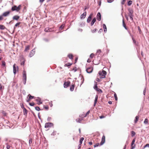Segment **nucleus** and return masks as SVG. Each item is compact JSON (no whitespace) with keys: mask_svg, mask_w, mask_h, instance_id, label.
<instances>
[{"mask_svg":"<svg viewBox=\"0 0 149 149\" xmlns=\"http://www.w3.org/2000/svg\"><path fill=\"white\" fill-rule=\"evenodd\" d=\"M19 18V17L17 15H15L13 17V19L14 20H17Z\"/></svg>","mask_w":149,"mask_h":149,"instance_id":"20","label":"nucleus"},{"mask_svg":"<svg viewBox=\"0 0 149 149\" xmlns=\"http://www.w3.org/2000/svg\"><path fill=\"white\" fill-rule=\"evenodd\" d=\"M97 83L95 82V84L93 87L94 88L97 92H99L100 93H102V91L100 88H97Z\"/></svg>","mask_w":149,"mask_h":149,"instance_id":"4","label":"nucleus"},{"mask_svg":"<svg viewBox=\"0 0 149 149\" xmlns=\"http://www.w3.org/2000/svg\"><path fill=\"white\" fill-rule=\"evenodd\" d=\"M99 74L100 78H104L105 77L107 72L104 70H103L102 71H99Z\"/></svg>","mask_w":149,"mask_h":149,"instance_id":"1","label":"nucleus"},{"mask_svg":"<svg viewBox=\"0 0 149 149\" xmlns=\"http://www.w3.org/2000/svg\"><path fill=\"white\" fill-rule=\"evenodd\" d=\"M35 109L36 110H37L38 111H39L40 110V108L39 107H35Z\"/></svg>","mask_w":149,"mask_h":149,"instance_id":"43","label":"nucleus"},{"mask_svg":"<svg viewBox=\"0 0 149 149\" xmlns=\"http://www.w3.org/2000/svg\"><path fill=\"white\" fill-rule=\"evenodd\" d=\"M94 54L93 53H92L91 54V55H90V57L91 58H92L93 57H94Z\"/></svg>","mask_w":149,"mask_h":149,"instance_id":"45","label":"nucleus"},{"mask_svg":"<svg viewBox=\"0 0 149 149\" xmlns=\"http://www.w3.org/2000/svg\"><path fill=\"white\" fill-rule=\"evenodd\" d=\"M70 81H67L64 82V87L65 88H67L70 85Z\"/></svg>","mask_w":149,"mask_h":149,"instance_id":"6","label":"nucleus"},{"mask_svg":"<svg viewBox=\"0 0 149 149\" xmlns=\"http://www.w3.org/2000/svg\"><path fill=\"white\" fill-rule=\"evenodd\" d=\"M97 19L99 21H100L101 19V16L100 13H98L97 16Z\"/></svg>","mask_w":149,"mask_h":149,"instance_id":"15","label":"nucleus"},{"mask_svg":"<svg viewBox=\"0 0 149 149\" xmlns=\"http://www.w3.org/2000/svg\"><path fill=\"white\" fill-rule=\"evenodd\" d=\"M44 107L47 110L49 109V107L48 106H44Z\"/></svg>","mask_w":149,"mask_h":149,"instance_id":"39","label":"nucleus"},{"mask_svg":"<svg viewBox=\"0 0 149 149\" xmlns=\"http://www.w3.org/2000/svg\"><path fill=\"white\" fill-rule=\"evenodd\" d=\"M101 50L100 49H98L97 51V53H99V54L101 53Z\"/></svg>","mask_w":149,"mask_h":149,"instance_id":"55","label":"nucleus"},{"mask_svg":"<svg viewBox=\"0 0 149 149\" xmlns=\"http://www.w3.org/2000/svg\"><path fill=\"white\" fill-rule=\"evenodd\" d=\"M45 0H39V2L40 3H42Z\"/></svg>","mask_w":149,"mask_h":149,"instance_id":"58","label":"nucleus"},{"mask_svg":"<svg viewBox=\"0 0 149 149\" xmlns=\"http://www.w3.org/2000/svg\"><path fill=\"white\" fill-rule=\"evenodd\" d=\"M113 1V0H107V1L108 3H111Z\"/></svg>","mask_w":149,"mask_h":149,"instance_id":"51","label":"nucleus"},{"mask_svg":"<svg viewBox=\"0 0 149 149\" xmlns=\"http://www.w3.org/2000/svg\"><path fill=\"white\" fill-rule=\"evenodd\" d=\"M129 16L130 17V19H131L132 20H133V16Z\"/></svg>","mask_w":149,"mask_h":149,"instance_id":"56","label":"nucleus"},{"mask_svg":"<svg viewBox=\"0 0 149 149\" xmlns=\"http://www.w3.org/2000/svg\"><path fill=\"white\" fill-rule=\"evenodd\" d=\"M148 119L147 118H146L145 120L144 123L145 124H147L148 123Z\"/></svg>","mask_w":149,"mask_h":149,"instance_id":"38","label":"nucleus"},{"mask_svg":"<svg viewBox=\"0 0 149 149\" xmlns=\"http://www.w3.org/2000/svg\"><path fill=\"white\" fill-rule=\"evenodd\" d=\"M29 104L30 106H33L35 104L34 102H31V103H30Z\"/></svg>","mask_w":149,"mask_h":149,"instance_id":"48","label":"nucleus"},{"mask_svg":"<svg viewBox=\"0 0 149 149\" xmlns=\"http://www.w3.org/2000/svg\"><path fill=\"white\" fill-rule=\"evenodd\" d=\"M128 12H129V13H128L129 16H133V11L132 9H130V8L128 9Z\"/></svg>","mask_w":149,"mask_h":149,"instance_id":"13","label":"nucleus"},{"mask_svg":"<svg viewBox=\"0 0 149 149\" xmlns=\"http://www.w3.org/2000/svg\"><path fill=\"white\" fill-rule=\"evenodd\" d=\"M23 80L24 84H25L26 80V73L25 70H24L22 73Z\"/></svg>","mask_w":149,"mask_h":149,"instance_id":"3","label":"nucleus"},{"mask_svg":"<svg viewBox=\"0 0 149 149\" xmlns=\"http://www.w3.org/2000/svg\"><path fill=\"white\" fill-rule=\"evenodd\" d=\"M103 26L104 29V32H106L107 31L106 26L105 24H103Z\"/></svg>","mask_w":149,"mask_h":149,"instance_id":"27","label":"nucleus"},{"mask_svg":"<svg viewBox=\"0 0 149 149\" xmlns=\"http://www.w3.org/2000/svg\"><path fill=\"white\" fill-rule=\"evenodd\" d=\"M84 139L83 137H81L80 138V141H79V142L80 143V145H81V144H82V141L84 140Z\"/></svg>","mask_w":149,"mask_h":149,"instance_id":"31","label":"nucleus"},{"mask_svg":"<svg viewBox=\"0 0 149 149\" xmlns=\"http://www.w3.org/2000/svg\"><path fill=\"white\" fill-rule=\"evenodd\" d=\"M93 68L92 67H89L86 69V71L88 73H91L93 71Z\"/></svg>","mask_w":149,"mask_h":149,"instance_id":"10","label":"nucleus"},{"mask_svg":"<svg viewBox=\"0 0 149 149\" xmlns=\"http://www.w3.org/2000/svg\"><path fill=\"white\" fill-rule=\"evenodd\" d=\"M6 148L7 149H9L10 147H12V144L9 145L8 143H6Z\"/></svg>","mask_w":149,"mask_h":149,"instance_id":"24","label":"nucleus"},{"mask_svg":"<svg viewBox=\"0 0 149 149\" xmlns=\"http://www.w3.org/2000/svg\"><path fill=\"white\" fill-rule=\"evenodd\" d=\"M72 65V63H68L67 64H65L64 65V66H71Z\"/></svg>","mask_w":149,"mask_h":149,"instance_id":"34","label":"nucleus"},{"mask_svg":"<svg viewBox=\"0 0 149 149\" xmlns=\"http://www.w3.org/2000/svg\"><path fill=\"white\" fill-rule=\"evenodd\" d=\"M114 96L115 98V99L116 100H118V98L117 96V95L116 93H115L114 94Z\"/></svg>","mask_w":149,"mask_h":149,"instance_id":"44","label":"nucleus"},{"mask_svg":"<svg viewBox=\"0 0 149 149\" xmlns=\"http://www.w3.org/2000/svg\"><path fill=\"white\" fill-rule=\"evenodd\" d=\"M123 26L124 27L125 29L128 30V28L126 26V24L124 20V19H123Z\"/></svg>","mask_w":149,"mask_h":149,"instance_id":"18","label":"nucleus"},{"mask_svg":"<svg viewBox=\"0 0 149 149\" xmlns=\"http://www.w3.org/2000/svg\"><path fill=\"white\" fill-rule=\"evenodd\" d=\"M75 86V84H72V85L70 86V90L71 91H74V88Z\"/></svg>","mask_w":149,"mask_h":149,"instance_id":"17","label":"nucleus"},{"mask_svg":"<svg viewBox=\"0 0 149 149\" xmlns=\"http://www.w3.org/2000/svg\"><path fill=\"white\" fill-rule=\"evenodd\" d=\"M21 5H19L18 6L15 5L12 7L11 8V10L12 11H16L17 12H18L21 9Z\"/></svg>","mask_w":149,"mask_h":149,"instance_id":"2","label":"nucleus"},{"mask_svg":"<svg viewBox=\"0 0 149 149\" xmlns=\"http://www.w3.org/2000/svg\"><path fill=\"white\" fill-rule=\"evenodd\" d=\"M68 56L70 59H72L73 58V56L72 54H69L68 55Z\"/></svg>","mask_w":149,"mask_h":149,"instance_id":"28","label":"nucleus"},{"mask_svg":"<svg viewBox=\"0 0 149 149\" xmlns=\"http://www.w3.org/2000/svg\"><path fill=\"white\" fill-rule=\"evenodd\" d=\"M20 23V22H19V23H16L15 25V26L17 27L18 26H19V25Z\"/></svg>","mask_w":149,"mask_h":149,"instance_id":"49","label":"nucleus"},{"mask_svg":"<svg viewBox=\"0 0 149 149\" xmlns=\"http://www.w3.org/2000/svg\"><path fill=\"white\" fill-rule=\"evenodd\" d=\"M105 136L103 135L102 137V141L100 143L101 145H102L105 142Z\"/></svg>","mask_w":149,"mask_h":149,"instance_id":"12","label":"nucleus"},{"mask_svg":"<svg viewBox=\"0 0 149 149\" xmlns=\"http://www.w3.org/2000/svg\"><path fill=\"white\" fill-rule=\"evenodd\" d=\"M35 49H32L30 52L29 56L30 57H32L35 54Z\"/></svg>","mask_w":149,"mask_h":149,"instance_id":"8","label":"nucleus"},{"mask_svg":"<svg viewBox=\"0 0 149 149\" xmlns=\"http://www.w3.org/2000/svg\"><path fill=\"white\" fill-rule=\"evenodd\" d=\"M53 28H49V27L46 28L45 29V31L46 32H51L53 31Z\"/></svg>","mask_w":149,"mask_h":149,"instance_id":"9","label":"nucleus"},{"mask_svg":"<svg viewBox=\"0 0 149 149\" xmlns=\"http://www.w3.org/2000/svg\"><path fill=\"white\" fill-rule=\"evenodd\" d=\"M30 46L29 45L26 46L25 48V49L24 50V51L26 52L29 50L30 49Z\"/></svg>","mask_w":149,"mask_h":149,"instance_id":"22","label":"nucleus"},{"mask_svg":"<svg viewBox=\"0 0 149 149\" xmlns=\"http://www.w3.org/2000/svg\"><path fill=\"white\" fill-rule=\"evenodd\" d=\"M86 15V12H85L83 14L81 15L80 16V18L81 19L84 18Z\"/></svg>","mask_w":149,"mask_h":149,"instance_id":"14","label":"nucleus"},{"mask_svg":"<svg viewBox=\"0 0 149 149\" xmlns=\"http://www.w3.org/2000/svg\"><path fill=\"white\" fill-rule=\"evenodd\" d=\"M4 89V86H2L1 84H0V90L2 91Z\"/></svg>","mask_w":149,"mask_h":149,"instance_id":"36","label":"nucleus"},{"mask_svg":"<svg viewBox=\"0 0 149 149\" xmlns=\"http://www.w3.org/2000/svg\"><path fill=\"white\" fill-rule=\"evenodd\" d=\"M90 112V111H88L86 113V114L85 115H84V116H81L82 118H84V117H86V116H87L89 114V113Z\"/></svg>","mask_w":149,"mask_h":149,"instance_id":"30","label":"nucleus"},{"mask_svg":"<svg viewBox=\"0 0 149 149\" xmlns=\"http://www.w3.org/2000/svg\"><path fill=\"white\" fill-rule=\"evenodd\" d=\"M16 64H14L13 65V72L14 74H15L16 73V70L17 69L18 70V67H17V68L15 67Z\"/></svg>","mask_w":149,"mask_h":149,"instance_id":"16","label":"nucleus"},{"mask_svg":"<svg viewBox=\"0 0 149 149\" xmlns=\"http://www.w3.org/2000/svg\"><path fill=\"white\" fill-rule=\"evenodd\" d=\"M132 1L131 0H130L128 2V5L129 6H130L132 4Z\"/></svg>","mask_w":149,"mask_h":149,"instance_id":"41","label":"nucleus"},{"mask_svg":"<svg viewBox=\"0 0 149 149\" xmlns=\"http://www.w3.org/2000/svg\"><path fill=\"white\" fill-rule=\"evenodd\" d=\"M2 113L4 116H6L7 115V113H6L4 111H3L2 112Z\"/></svg>","mask_w":149,"mask_h":149,"instance_id":"46","label":"nucleus"},{"mask_svg":"<svg viewBox=\"0 0 149 149\" xmlns=\"http://www.w3.org/2000/svg\"><path fill=\"white\" fill-rule=\"evenodd\" d=\"M96 80L98 82H100V79L98 78H97L96 79Z\"/></svg>","mask_w":149,"mask_h":149,"instance_id":"64","label":"nucleus"},{"mask_svg":"<svg viewBox=\"0 0 149 149\" xmlns=\"http://www.w3.org/2000/svg\"><path fill=\"white\" fill-rule=\"evenodd\" d=\"M53 125V124L51 123H46L45 125V127L46 128H48L51 127Z\"/></svg>","mask_w":149,"mask_h":149,"instance_id":"5","label":"nucleus"},{"mask_svg":"<svg viewBox=\"0 0 149 149\" xmlns=\"http://www.w3.org/2000/svg\"><path fill=\"white\" fill-rule=\"evenodd\" d=\"M24 61H23L21 63V65H24Z\"/></svg>","mask_w":149,"mask_h":149,"instance_id":"61","label":"nucleus"},{"mask_svg":"<svg viewBox=\"0 0 149 149\" xmlns=\"http://www.w3.org/2000/svg\"><path fill=\"white\" fill-rule=\"evenodd\" d=\"M97 31V30L96 29H94L93 30H92L91 32L92 33H94L95 32H96Z\"/></svg>","mask_w":149,"mask_h":149,"instance_id":"40","label":"nucleus"},{"mask_svg":"<svg viewBox=\"0 0 149 149\" xmlns=\"http://www.w3.org/2000/svg\"><path fill=\"white\" fill-rule=\"evenodd\" d=\"M28 97H29V98L30 100H31L33 98H34V97L33 96H32L30 94H29L27 97V98H28Z\"/></svg>","mask_w":149,"mask_h":149,"instance_id":"25","label":"nucleus"},{"mask_svg":"<svg viewBox=\"0 0 149 149\" xmlns=\"http://www.w3.org/2000/svg\"><path fill=\"white\" fill-rule=\"evenodd\" d=\"M29 144H31L32 143V139H29Z\"/></svg>","mask_w":149,"mask_h":149,"instance_id":"53","label":"nucleus"},{"mask_svg":"<svg viewBox=\"0 0 149 149\" xmlns=\"http://www.w3.org/2000/svg\"><path fill=\"white\" fill-rule=\"evenodd\" d=\"M135 139H134L132 142L131 145V149H134L135 148V144L134 143L135 142Z\"/></svg>","mask_w":149,"mask_h":149,"instance_id":"7","label":"nucleus"},{"mask_svg":"<svg viewBox=\"0 0 149 149\" xmlns=\"http://www.w3.org/2000/svg\"><path fill=\"white\" fill-rule=\"evenodd\" d=\"M10 13V12L9 11H6L1 16H2L3 17V16L6 17L8 16L9 14Z\"/></svg>","mask_w":149,"mask_h":149,"instance_id":"11","label":"nucleus"},{"mask_svg":"<svg viewBox=\"0 0 149 149\" xmlns=\"http://www.w3.org/2000/svg\"><path fill=\"white\" fill-rule=\"evenodd\" d=\"M99 143H97L96 144L94 145V147H95L99 146Z\"/></svg>","mask_w":149,"mask_h":149,"instance_id":"54","label":"nucleus"},{"mask_svg":"<svg viewBox=\"0 0 149 149\" xmlns=\"http://www.w3.org/2000/svg\"><path fill=\"white\" fill-rule=\"evenodd\" d=\"M126 1V0H123L122 2V4H124L125 2Z\"/></svg>","mask_w":149,"mask_h":149,"instance_id":"57","label":"nucleus"},{"mask_svg":"<svg viewBox=\"0 0 149 149\" xmlns=\"http://www.w3.org/2000/svg\"><path fill=\"white\" fill-rule=\"evenodd\" d=\"M92 15V14H91L88 17L87 19V22L88 23H89L91 21V17Z\"/></svg>","mask_w":149,"mask_h":149,"instance_id":"19","label":"nucleus"},{"mask_svg":"<svg viewBox=\"0 0 149 149\" xmlns=\"http://www.w3.org/2000/svg\"><path fill=\"white\" fill-rule=\"evenodd\" d=\"M36 101H37V104H40L42 103V102H41V100L40 99H36Z\"/></svg>","mask_w":149,"mask_h":149,"instance_id":"23","label":"nucleus"},{"mask_svg":"<svg viewBox=\"0 0 149 149\" xmlns=\"http://www.w3.org/2000/svg\"><path fill=\"white\" fill-rule=\"evenodd\" d=\"M2 65L4 66L6 65V63L4 61H2Z\"/></svg>","mask_w":149,"mask_h":149,"instance_id":"42","label":"nucleus"},{"mask_svg":"<svg viewBox=\"0 0 149 149\" xmlns=\"http://www.w3.org/2000/svg\"><path fill=\"white\" fill-rule=\"evenodd\" d=\"M23 110L24 114L26 116L28 112L26 108H24V109H23Z\"/></svg>","mask_w":149,"mask_h":149,"instance_id":"21","label":"nucleus"},{"mask_svg":"<svg viewBox=\"0 0 149 149\" xmlns=\"http://www.w3.org/2000/svg\"><path fill=\"white\" fill-rule=\"evenodd\" d=\"M138 29L139 30V33H141V29H140V27L139 26L138 27Z\"/></svg>","mask_w":149,"mask_h":149,"instance_id":"47","label":"nucleus"},{"mask_svg":"<svg viewBox=\"0 0 149 149\" xmlns=\"http://www.w3.org/2000/svg\"><path fill=\"white\" fill-rule=\"evenodd\" d=\"M96 21V19L95 18H94L93 19V20H92V21L91 22V26H93V25L94 23Z\"/></svg>","mask_w":149,"mask_h":149,"instance_id":"26","label":"nucleus"},{"mask_svg":"<svg viewBox=\"0 0 149 149\" xmlns=\"http://www.w3.org/2000/svg\"><path fill=\"white\" fill-rule=\"evenodd\" d=\"M105 117V116H104L103 115H102L100 116V119H102L103 118H104Z\"/></svg>","mask_w":149,"mask_h":149,"instance_id":"50","label":"nucleus"},{"mask_svg":"<svg viewBox=\"0 0 149 149\" xmlns=\"http://www.w3.org/2000/svg\"><path fill=\"white\" fill-rule=\"evenodd\" d=\"M82 119H80L79 118H77L76 119V121L78 123H80L82 121Z\"/></svg>","mask_w":149,"mask_h":149,"instance_id":"33","label":"nucleus"},{"mask_svg":"<svg viewBox=\"0 0 149 149\" xmlns=\"http://www.w3.org/2000/svg\"><path fill=\"white\" fill-rule=\"evenodd\" d=\"M49 105L51 107H52L53 106V104L52 103L49 102Z\"/></svg>","mask_w":149,"mask_h":149,"instance_id":"63","label":"nucleus"},{"mask_svg":"<svg viewBox=\"0 0 149 149\" xmlns=\"http://www.w3.org/2000/svg\"><path fill=\"white\" fill-rule=\"evenodd\" d=\"M139 118V117L138 116H136L135 117V119L134 120V123H137L138 121V119Z\"/></svg>","mask_w":149,"mask_h":149,"instance_id":"29","label":"nucleus"},{"mask_svg":"<svg viewBox=\"0 0 149 149\" xmlns=\"http://www.w3.org/2000/svg\"><path fill=\"white\" fill-rule=\"evenodd\" d=\"M91 61V60L90 59H88L87 60V62L88 63L90 62Z\"/></svg>","mask_w":149,"mask_h":149,"instance_id":"62","label":"nucleus"},{"mask_svg":"<svg viewBox=\"0 0 149 149\" xmlns=\"http://www.w3.org/2000/svg\"><path fill=\"white\" fill-rule=\"evenodd\" d=\"M64 27V25L63 24L61 25L60 27V28L61 29H63Z\"/></svg>","mask_w":149,"mask_h":149,"instance_id":"52","label":"nucleus"},{"mask_svg":"<svg viewBox=\"0 0 149 149\" xmlns=\"http://www.w3.org/2000/svg\"><path fill=\"white\" fill-rule=\"evenodd\" d=\"M136 134L135 132L134 131H132L131 132V135L132 137L134 136Z\"/></svg>","mask_w":149,"mask_h":149,"instance_id":"37","label":"nucleus"},{"mask_svg":"<svg viewBox=\"0 0 149 149\" xmlns=\"http://www.w3.org/2000/svg\"><path fill=\"white\" fill-rule=\"evenodd\" d=\"M98 99V96L96 95L95 96V102H94V104L95 105Z\"/></svg>","mask_w":149,"mask_h":149,"instance_id":"32","label":"nucleus"},{"mask_svg":"<svg viewBox=\"0 0 149 149\" xmlns=\"http://www.w3.org/2000/svg\"><path fill=\"white\" fill-rule=\"evenodd\" d=\"M5 28V26L3 25H0V29H4Z\"/></svg>","mask_w":149,"mask_h":149,"instance_id":"35","label":"nucleus"},{"mask_svg":"<svg viewBox=\"0 0 149 149\" xmlns=\"http://www.w3.org/2000/svg\"><path fill=\"white\" fill-rule=\"evenodd\" d=\"M148 147H149V144H147L146 145L144 146V148Z\"/></svg>","mask_w":149,"mask_h":149,"instance_id":"59","label":"nucleus"},{"mask_svg":"<svg viewBox=\"0 0 149 149\" xmlns=\"http://www.w3.org/2000/svg\"><path fill=\"white\" fill-rule=\"evenodd\" d=\"M3 18L2 17V16H0V20H3Z\"/></svg>","mask_w":149,"mask_h":149,"instance_id":"60","label":"nucleus"}]
</instances>
